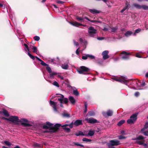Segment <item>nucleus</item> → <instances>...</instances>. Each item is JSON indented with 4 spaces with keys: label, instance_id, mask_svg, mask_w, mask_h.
<instances>
[{
    "label": "nucleus",
    "instance_id": "4d7b16f0",
    "mask_svg": "<svg viewBox=\"0 0 148 148\" xmlns=\"http://www.w3.org/2000/svg\"><path fill=\"white\" fill-rule=\"evenodd\" d=\"M140 95V93L138 92H136L134 94V95L136 97H138Z\"/></svg>",
    "mask_w": 148,
    "mask_h": 148
},
{
    "label": "nucleus",
    "instance_id": "774afa93",
    "mask_svg": "<svg viewBox=\"0 0 148 148\" xmlns=\"http://www.w3.org/2000/svg\"><path fill=\"white\" fill-rule=\"evenodd\" d=\"M125 132L124 130H122L121 132V133L123 135H125Z\"/></svg>",
    "mask_w": 148,
    "mask_h": 148
},
{
    "label": "nucleus",
    "instance_id": "052dcab7",
    "mask_svg": "<svg viewBox=\"0 0 148 148\" xmlns=\"http://www.w3.org/2000/svg\"><path fill=\"white\" fill-rule=\"evenodd\" d=\"M56 2L59 4H63L64 3V2L60 1H57Z\"/></svg>",
    "mask_w": 148,
    "mask_h": 148
},
{
    "label": "nucleus",
    "instance_id": "393cba45",
    "mask_svg": "<svg viewBox=\"0 0 148 148\" xmlns=\"http://www.w3.org/2000/svg\"><path fill=\"white\" fill-rule=\"evenodd\" d=\"M136 8L138 9H141L142 8V5H141L137 3H135L133 5Z\"/></svg>",
    "mask_w": 148,
    "mask_h": 148
},
{
    "label": "nucleus",
    "instance_id": "5fc2aeb1",
    "mask_svg": "<svg viewBox=\"0 0 148 148\" xmlns=\"http://www.w3.org/2000/svg\"><path fill=\"white\" fill-rule=\"evenodd\" d=\"M108 148H115V147H113V146L110 145V144L108 143Z\"/></svg>",
    "mask_w": 148,
    "mask_h": 148
},
{
    "label": "nucleus",
    "instance_id": "bf43d9fd",
    "mask_svg": "<svg viewBox=\"0 0 148 148\" xmlns=\"http://www.w3.org/2000/svg\"><path fill=\"white\" fill-rule=\"evenodd\" d=\"M40 144L38 143H35L34 144V146L36 147H39L40 146Z\"/></svg>",
    "mask_w": 148,
    "mask_h": 148
},
{
    "label": "nucleus",
    "instance_id": "473e14b6",
    "mask_svg": "<svg viewBox=\"0 0 148 148\" xmlns=\"http://www.w3.org/2000/svg\"><path fill=\"white\" fill-rule=\"evenodd\" d=\"M141 31V29H138L135 30V32L134 34V35L135 36L136 33H139Z\"/></svg>",
    "mask_w": 148,
    "mask_h": 148
},
{
    "label": "nucleus",
    "instance_id": "c756f323",
    "mask_svg": "<svg viewBox=\"0 0 148 148\" xmlns=\"http://www.w3.org/2000/svg\"><path fill=\"white\" fill-rule=\"evenodd\" d=\"M125 122V121L124 120H122L120 121L117 124L118 126H120Z\"/></svg>",
    "mask_w": 148,
    "mask_h": 148
},
{
    "label": "nucleus",
    "instance_id": "20e7f679",
    "mask_svg": "<svg viewBox=\"0 0 148 148\" xmlns=\"http://www.w3.org/2000/svg\"><path fill=\"white\" fill-rule=\"evenodd\" d=\"M89 71V69L84 66H81L80 68L77 70V71L79 74L85 75L88 74Z\"/></svg>",
    "mask_w": 148,
    "mask_h": 148
},
{
    "label": "nucleus",
    "instance_id": "39448f33",
    "mask_svg": "<svg viewBox=\"0 0 148 148\" xmlns=\"http://www.w3.org/2000/svg\"><path fill=\"white\" fill-rule=\"evenodd\" d=\"M3 119L11 121L14 123L17 124L19 122V119L18 116H12L9 118H7L5 117H3Z\"/></svg>",
    "mask_w": 148,
    "mask_h": 148
},
{
    "label": "nucleus",
    "instance_id": "cd10ccee",
    "mask_svg": "<svg viewBox=\"0 0 148 148\" xmlns=\"http://www.w3.org/2000/svg\"><path fill=\"white\" fill-rule=\"evenodd\" d=\"M132 32L130 31H129L126 32L124 34L125 36L127 37H128L130 36L132 34Z\"/></svg>",
    "mask_w": 148,
    "mask_h": 148
},
{
    "label": "nucleus",
    "instance_id": "58836bf2",
    "mask_svg": "<svg viewBox=\"0 0 148 148\" xmlns=\"http://www.w3.org/2000/svg\"><path fill=\"white\" fill-rule=\"evenodd\" d=\"M57 74V73L56 72H53L51 73L50 74V77L52 78L54 76Z\"/></svg>",
    "mask_w": 148,
    "mask_h": 148
},
{
    "label": "nucleus",
    "instance_id": "69168bd1",
    "mask_svg": "<svg viewBox=\"0 0 148 148\" xmlns=\"http://www.w3.org/2000/svg\"><path fill=\"white\" fill-rule=\"evenodd\" d=\"M109 29L107 27H104L103 30L105 31H108Z\"/></svg>",
    "mask_w": 148,
    "mask_h": 148
},
{
    "label": "nucleus",
    "instance_id": "2eb2a0df",
    "mask_svg": "<svg viewBox=\"0 0 148 148\" xmlns=\"http://www.w3.org/2000/svg\"><path fill=\"white\" fill-rule=\"evenodd\" d=\"M108 53L109 52L107 50L105 51L102 52L103 58L104 60H106L109 58L108 55Z\"/></svg>",
    "mask_w": 148,
    "mask_h": 148
},
{
    "label": "nucleus",
    "instance_id": "338daca9",
    "mask_svg": "<svg viewBox=\"0 0 148 148\" xmlns=\"http://www.w3.org/2000/svg\"><path fill=\"white\" fill-rule=\"evenodd\" d=\"M79 49V48H78L76 51V53L77 55H79V51H78Z\"/></svg>",
    "mask_w": 148,
    "mask_h": 148
},
{
    "label": "nucleus",
    "instance_id": "e2e57ef3",
    "mask_svg": "<svg viewBox=\"0 0 148 148\" xmlns=\"http://www.w3.org/2000/svg\"><path fill=\"white\" fill-rule=\"evenodd\" d=\"M97 39L99 40H102L104 39L103 37H97Z\"/></svg>",
    "mask_w": 148,
    "mask_h": 148
},
{
    "label": "nucleus",
    "instance_id": "ea45409f",
    "mask_svg": "<svg viewBox=\"0 0 148 148\" xmlns=\"http://www.w3.org/2000/svg\"><path fill=\"white\" fill-rule=\"evenodd\" d=\"M53 85H54V86L58 87H59V85L58 84V83L56 82V81H54L53 83Z\"/></svg>",
    "mask_w": 148,
    "mask_h": 148
},
{
    "label": "nucleus",
    "instance_id": "f03ea898",
    "mask_svg": "<svg viewBox=\"0 0 148 148\" xmlns=\"http://www.w3.org/2000/svg\"><path fill=\"white\" fill-rule=\"evenodd\" d=\"M113 79L117 82L123 83L127 86H128L129 84L132 85L131 84V81H130L125 77H122L121 78H115Z\"/></svg>",
    "mask_w": 148,
    "mask_h": 148
},
{
    "label": "nucleus",
    "instance_id": "7ed1b4c3",
    "mask_svg": "<svg viewBox=\"0 0 148 148\" xmlns=\"http://www.w3.org/2000/svg\"><path fill=\"white\" fill-rule=\"evenodd\" d=\"M88 32V35L90 37H95L97 36V30L92 27H89Z\"/></svg>",
    "mask_w": 148,
    "mask_h": 148
},
{
    "label": "nucleus",
    "instance_id": "5701e85b",
    "mask_svg": "<svg viewBox=\"0 0 148 148\" xmlns=\"http://www.w3.org/2000/svg\"><path fill=\"white\" fill-rule=\"evenodd\" d=\"M75 135L77 136H79L81 135L84 136H87V135L84 134L81 131H79L78 132L76 133L75 134Z\"/></svg>",
    "mask_w": 148,
    "mask_h": 148
},
{
    "label": "nucleus",
    "instance_id": "13d9d810",
    "mask_svg": "<svg viewBox=\"0 0 148 148\" xmlns=\"http://www.w3.org/2000/svg\"><path fill=\"white\" fill-rule=\"evenodd\" d=\"M88 58V56H87V54L86 55V56H83L82 57V58L84 60H86Z\"/></svg>",
    "mask_w": 148,
    "mask_h": 148
},
{
    "label": "nucleus",
    "instance_id": "0e129e2a",
    "mask_svg": "<svg viewBox=\"0 0 148 148\" xmlns=\"http://www.w3.org/2000/svg\"><path fill=\"white\" fill-rule=\"evenodd\" d=\"M74 44L75 46H77L79 45V43L78 42H75V41H74Z\"/></svg>",
    "mask_w": 148,
    "mask_h": 148
},
{
    "label": "nucleus",
    "instance_id": "1a4fd4ad",
    "mask_svg": "<svg viewBox=\"0 0 148 148\" xmlns=\"http://www.w3.org/2000/svg\"><path fill=\"white\" fill-rule=\"evenodd\" d=\"M134 83H136V85L134 86L133 85L134 89L137 90H141L142 88H141V86H143L145 85V83L144 82L140 84H139L138 83H136V81H134Z\"/></svg>",
    "mask_w": 148,
    "mask_h": 148
},
{
    "label": "nucleus",
    "instance_id": "a211bd4d",
    "mask_svg": "<svg viewBox=\"0 0 148 148\" xmlns=\"http://www.w3.org/2000/svg\"><path fill=\"white\" fill-rule=\"evenodd\" d=\"M69 99L71 103L72 104H74L76 101L74 98L72 96H70L69 97Z\"/></svg>",
    "mask_w": 148,
    "mask_h": 148
},
{
    "label": "nucleus",
    "instance_id": "c9c22d12",
    "mask_svg": "<svg viewBox=\"0 0 148 148\" xmlns=\"http://www.w3.org/2000/svg\"><path fill=\"white\" fill-rule=\"evenodd\" d=\"M111 32H115L117 30V28L116 27H112L111 28Z\"/></svg>",
    "mask_w": 148,
    "mask_h": 148
},
{
    "label": "nucleus",
    "instance_id": "3c124183",
    "mask_svg": "<svg viewBox=\"0 0 148 148\" xmlns=\"http://www.w3.org/2000/svg\"><path fill=\"white\" fill-rule=\"evenodd\" d=\"M126 138V137L122 135H121L119 136V139H125Z\"/></svg>",
    "mask_w": 148,
    "mask_h": 148
},
{
    "label": "nucleus",
    "instance_id": "c85d7f7f",
    "mask_svg": "<svg viewBox=\"0 0 148 148\" xmlns=\"http://www.w3.org/2000/svg\"><path fill=\"white\" fill-rule=\"evenodd\" d=\"M148 128V122H147L145 124L144 127L141 130V132H142L144 130H145V129Z\"/></svg>",
    "mask_w": 148,
    "mask_h": 148
},
{
    "label": "nucleus",
    "instance_id": "6ab92c4d",
    "mask_svg": "<svg viewBox=\"0 0 148 148\" xmlns=\"http://www.w3.org/2000/svg\"><path fill=\"white\" fill-rule=\"evenodd\" d=\"M0 114H3L5 116L8 117L9 116V114L8 111L5 109H3L2 111L0 112Z\"/></svg>",
    "mask_w": 148,
    "mask_h": 148
},
{
    "label": "nucleus",
    "instance_id": "9b49d317",
    "mask_svg": "<svg viewBox=\"0 0 148 148\" xmlns=\"http://www.w3.org/2000/svg\"><path fill=\"white\" fill-rule=\"evenodd\" d=\"M85 121H87V122L90 123H98V121L93 118L91 117L89 118H86Z\"/></svg>",
    "mask_w": 148,
    "mask_h": 148
},
{
    "label": "nucleus",
    "instance_id": "dca6fc26",
    "mask_svg": "<svg viewBox=\"0 0 148 148\" xmlns=\"http://www.w3.org/2000/svg\"><path fill=\"white\" fill-rule=\"evenodd\" d=\"M89 12L93 14H99L100 13L101 11L99 10L93 9H89Z\"/></svg>",
    "mask_w": 148,
    "mask_h": 148
},
{
    "label": "nucleus",
    "instance_id": "bb28decb",
    "mask_svg": "<svg viewBox=\"0 0 148 148\" xmlns=\"http://www.w3.org/2000/svg\"><path fill=\"white\" fill-rule=\"evenodd\" d=\"M61 67L63 69L66 70L68 69L69 66L67 64L64 63L62 65Z\"/></svg>",
    "mask_w": 148,
    "mask_h": 148
},
{
    "label": "nucleus",
    "instance_id": "9d476101",
    "mask_svg": "<svg viewBox=\"0 0 148 148\" xmlns=\"http://www.w3.org/2000/svg\"><path fill=\"white\" fill-rule=\"evenodd\" d=\"M62 127V125L61 124H56L53 127H51L49 129V132L51 133L55 132L57 131V130L55 129V128L58 129V127Z\"/></svg>",
    "mask_w": 148,
    "mask_h": 148
},
{
    "label": "nucleus",
    "instance_id": "e433bc0d",
    "mask_svg": "<svg viewBox=\"0 0 148 148\" xmlns=\"http://www.w3.org/2000/svg\"><path fill=\"white\" fill-rule=\"evenodd\" d=\"M82 141L84 142H90L91 141V139H88L85 138H84L82 139Z\"/></svg>",
    "mask_w": 148,
    "mask_h": 148
},
{
    "label": "nucleus",
    "instance_id": "72a5a7b5",
    "mask_svg": "<svg viewBox=\"0 0 148 148\" xmlns=\"http://www.w3.org/2000/svg\"><path fill=\"white\" fill-rule=\"evenodd\" d=\"M73 94L75 96H77L79 95V93L77 90H73Z\"/></svg>",
    "mask_w": 148,
    "mask_h": 148
},
{
    "label": "nucleus",
    "instance_id": "4be33fe9",
    "mask_svg": "<svg viewBox=\"0 0 148 148\" xmlns=\"http://www.w3.org/2000/svg\"><path fill=\"white\" fill-rule=\"evenodd\" d=\"M130 4L129 3H126V6L125 7H124L123 9H122L121 11V13H123V12L125 10H126L127 9H128L130 7Z\"/></svg>",
    "mask_w": 148,
    "mask_h": 148
},
{
    "label": "nucleus",
    "instance_id": "864d4df0",
    "mask_svg": "<svg viewBox=\"0 0 148 148\" xmlns=\"http://www.w3.org/2000/svg\"><path fill=\"white\" fill-rule=\"evenodd\" d=\"M89 115L90 116H92L94 115V113L93 112H88Z\"/></svg>",
    "mask_w": 148,
    "mask_h": 148
},
{
    "label": "nucleus",
    "instance_id": "7c9ffc66",
    "mask_svg": "<svg viewBox=\"0 0 148 148\" xmlns=\"http://www.w3.org/2000/svg\"><path fill=\"white\" fill-rule=\"evenodd\" d=\"M27 53L28 55L31 59H32L33 60H34L35 59V57L34 56H33L29 52H28Z\"/></svg>",
    "mask_w": 148,
    "mask_h": 148
},
{
    "label": "nucleus",
    "instance_id": "a18cd8bd",
    "mask_svg": "<svg viewBox=\"0 0 148 148\" xmlns=\"http://www.w3.org/2000/svg\"><path fill=\"white\" fill-rule=\"evenodd\" d=\"M43 66H48V65L47 64H46L44 62H43V61H42L40 63Z\"/></svg>",
    "mask_w": 148,
    "mask_h": 148
},
{
    "label": "nucleus",
    "instance_id": "c03bdc74",
    "mask_svg": "<svg viewBox=\"0 0 148 148\" xmlns=\"http://www.w3.org/2000/svg\"><path fill=\"white\" fill-rule=\"evenodd\" d=\"M46 124L48 126H51L53 125V124L50 123L49 122H46Z\"/></svg>",
    "mask_w": 148,
    "mask_h": 148
},
{
    "label": "nucleus",
    "instance_id": "37998d69",
    "mask_svg": "<svg viewBox=\"0 0 148 148\" xmlns=\"http://www.w3.org/2000/svg\"><path fill=\"white\" fill-rule=\"evenodd\" d=\"M74 144L75 145L77 146H80L82 147H84V146L83 145L77 143H74Z\"/></svg>",
    "mask_w": 148,
    "mask_h": 148
},
{
    "label": "nucleus",
    "instance_id": "09e8293b",
    "mask_svg": "<svg viewBox=\"0 0 148 148\" xmlns=\"http://www.w3.org/2000/svg\"><path fill=\"white\" fill-rule=\"evenodd\" d=\"M142 133H143L146 136H148V131H146L144 132H143V131L142 132H141Z\"/></svg>",
    "mask_w": 148,
    "mask_h": 148
},
{
    "label": "nucleus",
    "instance_id": "4c0bfd02",
    "mask_svg": "<svg viewBox=\"0 0 148 148\" xmlns=\"http://www.w3.org/2000/svg\"><path fill=\"white\" fill-rule=\"evenodd\" d=\"M62 115L63 117H65L69 118L70 117L69 114L66 113H64Z\"/></svg>",
    "mask_w": 148,
    "mask_h": 148
},
{
    "label": "nucleus",
    "instance_id": "79ce46f5",
    "mask_svg": "<svg viewBox=\"0 0 148 148\" xmlns=\"http://www.w3.org/2000/svg\"><path fill=\"white\" fill-rule=\"evenodd\" d=\"M46 69L47 71L49 73H51V72L52 71L50 68L49 66H47L46 67Z\"/></svg>",
    "mask_w": 148,
    "mask_h": 148
},
{
    "label": "nucleus",
    "instance_id": "f257e3e1",
    "mask_svg": "<svg viewBox=\"0 0 148 148\" xmlns=\"http://www.w3.org/2000/svg\"><path fill=\"white\" fill-rule=\"evenodd\" d=\"M56 95L55 97H57V100L60 102V106L61 107H63V104L64 103L66 104L68 102V99L67 98H64L63 95L57 94Z\"/></svg>",
    "mask_w": 148,
    "mask_h": 148
},
{
    "label": "nucleus",
    "instance_id": "49530a36",
    "mask_svg": "<svg viewBox=\"0 0 148 148\" xmlns=\"http://www.w3.org/2000/svg\"><path fill=\"white\" fill-rule=\"evenodd\" d=\"M5 144L8 146H10L11 145V144L9 142L7 141H5L4 142Z\"/></svg>",
    "mask_w": 148,
    "mask_h": 148
},
{
    "label": "nucleus",
    "instance_id": "f704fd0d",
    "mask_svg": "<svg viewBox=\"0 0 148 148\" xmlns=\"http://www.w3.org/2000/svg\"><path fill=\"white\" fill-rule=\"evenodd\" d=\"M145 138L141 135H139V136L137 137V139L138 140H143Z\"/></svg>",
    "mask_w": 148,
    "mask_h": 148
},
{
    "label": "nucleus",
    "instance_id": "f8f14e48",
    "mask_svg": "<svg viewBox=\"0 0 148 148\" xmlns=\"http://www.w3.org/2000/svg\"><path fill=\"white\" fill-rule=\"evenodd\" d=\"M121 54H125L122 57V59L125 60H128L129 59V56L130 54V53H127L125 51H123L122 52Z\"/></svg>",
    "mask_w": 148,
    "mask_h": 148
},
{
    "label": "nucleus",
    "instance_id": "603ef678",
    "mask_svg": "<svg viewBox=\"0 0 148 148\" xmlns=\"http://www.w3.org/2000/svg\"><path fill=\"white\" fill-rule=\"evenodd\" d=\"M51 127H50L51 128ZM43 128L44 129H49V127L46 125H44L43 126ZM50 128H49V129Z\"/></svg>",
    "mask_w": 148,
    "mask_h": 148
},
{
    "label": "nucleus",
    "instance_id": "412c9836",
    "mask_svg": "<svg viewBox=\"0 0 148 148\" xmlns=\"http://www.w3.org/2000/svg\"><path fill=\"white\" fill-rule=\"evenodd\" d=\"M32 49L33 50V52L38 55H39V53L37 47L34 46H32Z\"/></svg>",
    "mask_w": 148,
    "mask_h": 148
},
{
    "label": "nucleus",
    "instance_id": "ddd939ff",
    "mask_svg": "<svg viewBox=\"0 0 148 148\" xmlns=\"http://www.w3.org/2000/svg\"><path fill=\"white\" fill-rule=\"evenodd\" d=\"M109 143L113 146H117L120 144V141L117 140H110Z\"/></svg>",
    "mask_w": 148,
    "mask_h": 148
},
{
    "label": "nucleus",
    "instance_id": "423d86ee",
    "mask_svg": "<svg viewBox=\"0 0 148 148\" xmlns=\"http://www.w3.org/2000/svg\"><path fill=\"white\" fill-rule=\"evenodd\" d=\"M137 114H134L130 117L129 119L127 120L128 123L131 124L134 123L137 118Z\"/></svg>",
    "mask_w": 148,
    "mask_h": 148
},
{
    "label": "nucleus",
    "instance_id": "4468645a",
    "mask_svg": "<svg viewBox=\"0 0 148 148\" xmlns=\"http://www.w3.org/2000/svg\"><path fill=\"white\" fill-rule=\"evenodd\" d=\"M102 114L105 117H106L107 116H111L113 114V112L112 110H109L106 112H103Z\"/></svg>",
    "mask_w": 148,
    "mask_h": 148
},
{
    "label": "nucleus",
    "instance_id": "2f4dec72",
    "mask_svg": "<svg viewBox=\"0 0 148 148\" xmlns=\"http://www.w3.org/2000/svg\"><path fill=\"white\" fill-rule=\"evenodd\" d=\"M142 8L145 10H148V6L145 5H143Z\"/></svg>",
    "mask_w": 148,
    "mask_h": 148
},
{
    "label": "nucleus",
    "instance_id": "de8ad7c7",
    "mask_svg": "<svg viewBox=\"0 0 148 148\" xmlns=\"http://www.w3.org/2000/svg\"><path fill=\"white\" fill-rule=\"evenodd\" d=\"M136 143L138 144L141 145H142L143 144V143L141 141H139L138 140H136Z\"/></svg>",
    "mask_w": 148,
    "mask_h": 148
},
{
    "label": "nucleus",
    "instance_id": "680f3d73",
    "mask_svg": "<svg viewBox=\"0 0 148 148\" xmlns=\"http://www.w3.org/2000/svg\"><path fill=\"white\" fill-rule=\"evenodd\" d=\"M64 129L67 132H69L70 131V129L68 127H65Z\"/></svg>",
    "mask_w": 148,
    "mask_h": 148
},
{
    "label": "nucleus",
    "instance_id": "b1692460",
    "mask_svg": "<svg viewBox=\"0 0 148 148\" xmlns=\"http://www.w3.org/2000/svg\"><path fill=\"white\" fill-rule=\"evenodd\" d=\"M95 133V132L94 130H89L88 133V134H86L87 135V136H92Z\"/></svg>",
    "mask_w": 148,
    "mask_h": 148
},
{
    "label": "nucleus",
    "instance_id": "8fccbe9b",
    "mask_svg": "<svg viewBox=\"0 0 148 148\" xmlns=\"http://www.w3.org/2000/svg\"><path fill=\"white\" fill-rule=\"evenodd\" d=\"M34 39L36 41H38L40 40V37L38 36H35L34 37Z\"/></svg>",
    "mask_w": 148,
    "mask_h": 148
},
{
    "label": "nucleus",
    "instance_id": "a878e982",
    "mask_svg": "<svg viewBox=\"0 0 148 148\" xmlns=\"http://www.w3.org/2000/svg\"><path fill=\"white\" fill-rule=\"evenodd\" d=\"M23 45H24L25 47L24 49L25 50V52L27 53V51L29 52V49L28 45L25 44H24Z\"/></svg>",
    "mask_w": 148,
    "mask_h": 148
},
{
    "label": "nucleus",
    "instance_id": "6e6552de",
    "mask_svg": "<svg viewBox=\"0 0 148 148\" xmlns=\"http://www.w3.org/2000/svg\"><path fill=\"white\" fill-rule=\"evenodd\" d=\"M50 104L53 108V110L55 112H58L57 108L59 106V104L56 102L52 101H50Z\"/></svg>",
    "mask_w": 148,
    "mask_h": 148
},
{
    "label": "nucleus",
    "instance_id": "0eeeda50",
    "mask_svg": "<svg viewBox=\"0 0 148 148\" xmlns=\"http://www.w3.org/2000/svg\"><path fill=\"white\" fill-rule=\"evenodd\" d=\"M28 121L24 118H22L19 119V123H21L23 126H31L32 125L28 123Z\"/></svg>",
    "mask_w": 148,
    "mask_h": 148
},
{
    "label": "nucleus",
    "instance_id": "aec40b11",
    "mask_svg": "<svg viewBox=\"0 0 148 148\" xmlns=\"http://www.w3.org/2000/svg\"><path fill=\"white\" fill-rule=\"evenodd\" d=\"M70 23L71 25L77 27H78L80 25H83L82 24L76 22H70Z\"/></svg>",
    "mask_w": 148,
    "mask_h": 148
},
{
    "label": "nucleus",
    "instance_id": "f3484780",
    "mask_svg": "<svg viewBox=\"0 0 148 148\" xmlns=\"http://www.w3.org/2000/svg\"><path fill=\"white\" fill-rule=\"evenodd\" d=\"M83 124L82 121V120H76L74 123V125L75 126H77Z\"/></svg>",
    "mask_w": 148,
    "mask_h": 148
},
{
    "label": "nucleus",
    "instance_id": "a19ab883",
    "mask_svg": "<svg viewBox=\"0 0 148 148\" xmlns=\"http://www.w3.org/2000/svg\"><path fill=\"white\" fill-rule=\"evenodd\" d=\"M87 56L91 59H94L95 58V56L87 54Z\"/></svg>",
    "mask_w": 148,
    "mask_h": 148
},
{
    "label": "nucleus",
    "instance_id": "6e6d98bb",
    "mask_svg": "<svg viewBox=\"0 0 148 148\" xmlns=\"http://www.w3.org/2000/svg\"><path fill=\"white\" fill-rule=\"evenodd\" d=\"M76 19L78 21H82L83 20V18L79 16L77 17Z\"/></svg>",
    "mask_w": 148,
    "mask_h": 148
}]
</instances>
